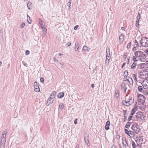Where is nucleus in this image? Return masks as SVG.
<instances>
[{"mask_svg": "<svg viewBox=\"0 0 148 148\" xmlns=\"http://www.w3.org/2000/svg\"><path fill=\"white\" fill-rule=\"evenodd\" d=\"M134 54L138 60L143 62H145L146 60V57L148 56L147 55L144 54V53L141 51H136Z\"/></svg>", "mask_w": 148, "mask_h": 148, "instance_id": "obj_1", "label": "nucleus"}, {"mask_svg": "<svg viewBox=\"0 0 148 148\" xmlns=\"http://www.w3.org/2000/svg\"><path fill=\"white\" fill-rule=\"evenodd\" d=\"M6 132L5 131L2 133L1 140L0 148H5L4 146L6 140Z\"/></svg>", "mask_w": 148, "mask_h": 148, "instance_id": "obj_2", "label": "nucleus"}, {"mask_svg": "<svg viewBox=\"0 0 148 148\" xmlns=\"http://www.w3.org/2000/svg\"><path fill=\"white\" fill-rule=\"evenodd\" d=\"M140 44L142 46L145 47H148V38L146 37L142 38L140 41Z\"/></svg>", "mask_w": 148, "mask_h": 148, "instance_id": "obj_3", "label": "nucleus"}, {"mask_svg": "<svg viewBox=\"0 0 148 148\" xmlns=\"http://www.w3.org/2000/svg\"><path fill=\"white\" fill-rule=\"evenodd\" d=\"M131 129L133 130L136 134H138L140 131V130L139 127V126L136 123L134 124L131 127Z\"/></svg>", "mask_w": 148, "mask_h": 148, "instance_id": "obj_4", "label": "nucleus"}, {"mask_svg": "<svg viewBox=\"0 0 148 148\" xmlns=\"http://www.w3.org/2000/svg\"><path fill=\"white\" fill-rule=\"evenodd\" d=\"M143 88L145 89L148 88V80H144L141 83Z\"/></svg>", "mask_w": 148, "mask_h": 148, "instance_id": "obj_5", "label": "nucleus"}, {"mask_svg": "<svg viewBox=\"0 0 148 148\" xmlns=\"http://www.w3.org/2000/svg\"><path fill=\"white\" fill-rule=\"evenodd\" d=\"M34 90L35 91L37 92H38L40 91V90L39 88V84H38L36 82H34Z\"/></svg>", "mask_w": 148, "mask_h": 148, "instance_id": "obj_6", "label": "nucleus"}, {"mask_svg": "<svg viewBox=\"0 0 148 148\" xmlns=\"http://www.w3.org/2000/svg\"><path fill=\"white\" fill-rule=\"evenodd\" d=\"M124 130L125 133L128 136H130V137H132L131 136H133V135L134 134V132L133 131H129L127 129H125Z\"/></svg>", "mask_w": 148, "mask_h": 148, "instance_id": "obj_7", "label": "nucleus"}, {"mask_svg": "<svg viewBox=\"0 0 148 148\" xmlns=\"http://www.w3.org/2000/svg\"><path fill=\"white\" fill-rule=\"evenodd\" d=\"M122 144L123 145V147L126 148L127 146L128 147V145L127 144L126 139L125 138L124 139L123 138L122 139Z\"/></svg>", "mask_w": 148, "mask_h": 148, "instance_id": "obj_8", "label": "nucleus"}, {"mask_svg": "<svg viewBox=\"0 0 148 148\" xmlns=\"http://www.w3.org/2000/svg\"><path fill=\"white\" fill-rule=\"evenodd\" d=\"M54 99L52 97H50L48 99L47 103H48V104H51L53 102Z\"/></svg>", "mask_w": 148, "mask_h": 148, "instance_id": "obj_9", "label": "nucleus"}, {"mask_svg": "<svg viewBox=\"0 0 148 148\" xmlns=\"http://www.w3.org/2000/svg\"><path fill=\"white\" fill-rule=\"evenodd\" d=\"M110 125V122L109 121H108L106 124L105 127V129L106 130H108L109 129V125Z\"/></svg>", "mask_w": 148, "mask_h": 148, "instance_id": "obj_10", "label": "nucleus"}, {"mask_svg": "<svg viewBox=\"0 0 148 148\" xmlns=\"http://www.w3.org/2000/svg\"><path fill=\"white\" fill-rule=\"evenodd\" d=\"M123 104L125 106H128L130 105L131 104L129 102V101H126L125 100H123L122 101Z\"/></svg>", "mask_w": 148, "mask_h": 148, "instance_id": "obj_11", "label": "nucleus"}, {"mask_svg": "<svg viewBox=\"0 0 148 148\" xmlns=\"http://www.w3.org/2000/svg\"><path fill=\"white\" fill-rule=\"evenodd\" d=\"M138 97L139 98V101H141V100L145 99V97L143 95L140 94H139L138 95Z\"/></svg>", "mask_w": 148, "mask_h": 148, "instance_id": "obj_12", "label": "nucleus"}, {"mask_svg": "<svg viewBox=\"0 0 148 148\" xmlns=\"http://www.w3.org/2000/svg\"><path fill=\"white\" fill-rule=\"evenodd\" d=\"M132 122H128L126 124L125 126V127L127 128H129L131 125V124Z\"/></svg>", "mask_w": 148, "mask_h": 148, "instance_id": "obj_13", "label": "nucleus"}, {"mask_svg": "<svg viewBox=\"0 0 148 148\" xmlns=\"http://www.w3.org/2000/svg\"><path fill=\"white\" fill-rule=\"evenodd\" d=\"M57 96L59 98H62L64 96V93L63 92H60L58 94Z\"/></svg>", "mask_w": 148, "mask_h": 148, "instance_id": "obj_14", "label": "nucleus"}, {"mask_svg": "<svg viewBox=\"0 0 148 148\" xmlns=\"http://www.w3.org/2000/svg\"><path fill=\"white\" fill-rule=\"evenodd\" d=\"M83 51H89L90 50V49L88 47L86 46H84L83 48Z\"/></svg>", "mask_w": 148, "mask_h": 148, "instance_id": "obj_15", "label": "nucleus"}, {"mask_svg": "<svg viewBox=\"0 0 148 148\" xmlns=\"http://www.w3.org/2000/svg\"><path fill=\"white\" fill-rule=\"evenodd\" d=\"M137 110V109H134V108H133L131 110L130 115H133Z\"/></svg>", "mask_w": 148, "mask_h": 148, "instance_id": "obj_16", "label": "nucleus"}, {"mask_svg": "<svg viewBox=\"0 0 148 148\" xmlns=\"http://www.w3.org/2000/svg\"><path fill=\"white\" fill-rule=\"evenodd\" d=\"M138 91L140 92H142L143 88L142 86H139L138 87Z\"/></svg>", "mask_w": 148, "mask_h": 148, "instance_id": "obj_17", "label": "nucleus"}, {"mask_svg": "<svg viewBox=\"0 0 148 148\" xmlns=\"http://www.w3.org/2000/svg\"><path fill=\"white\" fill-rule=\"evenodd\" d=\"M56 94V91H53L50 95V97H52L54 99L55 97Z\"/></svg>", "mask_w": 148, "mask_h": 148, "instance_id": "obj_18", "label": "nucleus"}, {"mask_svg": "<svg viewBox=\"0 0 148 148\" xmlns=\"http://www.w3.org/2000/svg\"><path fill=\"white\" fill-rule=\"evenodd\" d=\"M136 63L135 62H133L131 66V69H135L136 66Z\"/></svg>", "mask_w": 148, "mask_h": 148, "instance_id": "obj_19", "label": "nucleus"}, {"mask_svg": "<svg viewBox=\"0 0 148 148\" xmlns=\"http://www.w3.org/2000/svg\"><path fill=\"white\" fill-rule=\"evenodd\" d=\"M140 69H143V68L145 67V66H146V64L145 63H142L140 64Z\"/></svg>", "mask_w": 148, "mask_h": 148, "instance_id": "obj_20", "label": "nucleus"}, {"mask_svg": "<svg viewBox=\"0 0 148 148\" xmlns=\"http://www.w3.org/2000/svg\"><path fill=\"white\" fill-rule=\"evenodd\" d=\"M79 44L78 43H76L75 44V51H78V49L79 48Z\"/></svg>", "mask_w": 148, "mask_h": 148, "instance_id": "obj_21", "label": "nucleus"}, {"mask_svg": "<svg viewBox=\"0 0 148 148\" xmlns=\"http://www.w3.org/2000/svg\"><path fill=\"white\" fill-rule=\"evenodd\" d=\"M126 84L125 83H123L121 85V88L122 90H124L125 88H127L126 87Z\"/></svg>", "mask_w": 148, "mask_h": 148, "instance_id": "obj_22", "label": "nucleus"}, {"mask_svg": "<svg viewBox=\"0 0 148 148\" xmlns=\"http://www.w3.org/2000/svg\"><path fill=\"white\" fill-rule=\"evenodd\" d=\"M128 82L130 85H133V82L131 78L129 77V79Z\"/></svg>", "mask_w": 148, "mask_h": 148, "instance_id": "obj_23", "label": "nucleus"}, {"mask_svg": "<svg viewBox=\"0 0 148 148\" xmlns=\"http://www.w3.org/2000/svg\"><path fill=\"white\" fill-rule=\"evenodd\" d=\"M32 4L30 2L28 3L27 4V6L28 9L29 10H30L31 8L32 7Z\"/></svg>", "mask_w": 148, "mask_h": 148, "instance_id": "obj_24", "label": "nucleus"}, {"mask_svg": "<svg viewBox=\"0 0 148 148\" xmlns=\"http://www.w3.org/2000/svg\"><path fill=\"white\" fill-rule=\"evenodd\" d=\"M69 1V2H68L67 4V6L69 8V10L71 8L70 6L71 5V0H68Z\"/></svg>", "mask_w": 148, "mask_h": 148, "instance_id": "obj_25", "label": "nucleus"}, {"mask_svg": "<svg viewBox=\"0 0 148 148\" xmlns=\"http://www.w3.org/2000/svg\"><path fill=\"white\" fill-rule=\"evenodd\" d=\"M136 138L138 140L139 142L142 141L143 140V138H142L140 136H139L138 137H137Z\"/></svg>", "mask_w": 148, "mask_h": 148, "instance_id": "obj_26", "label": "nucleus"}, {"mask_svg": "<svg viewBox=\"0 0 148 148\" xmlns=\"http://www.w3.org/2000/svg\"><path fill=\"white\" fill-rule=\"evenodd\" d=\"M145 75L143 73V72H141L140 73V78H143V79L145 78L144 76Z\"/></svg>", "mask_w": 148, "mask_h": 148, "instance_id": "obj_27", "label": "nucleus"}, {"mask_svg": "<svg viewBox=\"0 0 148 148\" xmlns=\"http://www.w3.org/2000/svg\"><path fill=\"white\" fill-rule=\"evenodd\" d=\"M84 140L86 144H88L89 143V140L88 138L85 137L84 138Z\"/></svg>", "mask_w": 148, "mask_h": 148, "instance_id": "obj_28", "label": "nucleus"}, {"mask_svg": "<svg viewBox=\"0 0 148 148\" xmlns=\"http://www.w3.org/2000/svg\"><path fill=\"white\" fill-rule=\"evenodd\" d=\"M129 102L130 103V104L131 105L134 102V99L132 98V97L130 98V100L129 101Z\"/></svg>", "mask_w": 148, "mask_h": 148, "instance_id": "obj_29", "label": "nucleus"}, {"mask_svg": "<svg viewBox=\"0 0 148 148\" xmlns=\"http://www.w3.org/2000/svg\"><path fill=\"white\" fill-rule=\"evenodd\" d=\"M143 113L141 111H139L137 112L136 114L137 115H138V116H141L143 115Z\"/></svg>", "mask_w": 148, "mask_h": 148, "instance_id": "obj_30", "label": "nucleus"}, {"mask_svg": "<svg viewBox=\"0 0 148 148\" xmlns=\"http://www.w3.org/2000/svg\"><path fill=\"white\" fill-rule=\"evenodd\" d=\"M124 36L122 34L120 35L119 37V40H123L124 38Z\"/></svg>", "mask_w": 148, "mask_h": 148, "instance_id": "obj_31", "label": "nucleus"}, {"mask_svg": "<svg viewBox=\"0 0 148 148\" xmlns=\"http://www.w3.org/2000/svg\"><path fill=\"white\" fill-rule=\"evenodd\" d=\"M27 20L29 23H31V21L30 20V17L28 15H27Z\"/></svg>", "mask_w": 148, "mask_h": 148, "instance_id": "obj_32", "label": "nucleus"}, {"mask_svg": "<svg viewBox=\"0 0 148 148\" xmlns=\"http://www.w3.org/2000/svg\"><path fill=\"white\" fill-rule=\"evenodd\" d=\"M133 77L134 78V79L135 81H137V78H136V74H132Z\"/></svg>", "mask_w": 148, "mask_h": 148, "instance_id": "obj_33", "label": "nucleus"}, {"mask_svg": "<svg viewBox=\"0 0 148 148\" xmlns=\"http://www.w3.org/2000/svg\"><path fill=\"white\" fill-rule=\"evenodd\" d=\"M140 15L139 12L138 13V14L136 18L137 19V20H140Z\"/></svg>", "mask_w": 148, "mask_h": 148, "instance_id": "obj_34", "label": "nucleus"}, {"mask_svg": "<svg viewBox=\"0 0 148 148\" xmlns=\"http://www.w3.org/2000/svg\"><path fill=\"white\" fill-rule=\"evenodd\" d=\"M132 145L133 147V148H136V144L134 141H132Z\"/></svg>", "mask_w": 148, "mask_h": 148, "instance_id": "obj_35", "label": "nucleus"}, {"mask_svg": "<svg viewBox=\"0 0 148 148\" xmlns=\"http://www.w3.org/2000/svg\"><path fill=\"white\" fill-rule=\"evenodd\" d=\"M59 107L60 109H62L64 108V106L62 103H60L59 105Z\"/></svg>", "mask_w": 148, "mask_h": 148, "instance_id": "obj_36", "label": "nucleus"}, {"mask_svg": "<svg viewBox=\"0 0 148 148\" xmlns=\"http://www.w3.org/2000/svg\"><path fill=\"white\" fill-rule=\"evenodd\" d=\"M109 61L105 60V65L106 66H108L109 65Z\"/></svg>", "mask_w": 148, "mask_h": 148, "instance_id": "obj_37", "label": "nucleus"}, {"mask_svg": "<svg viewBox=\"0 0 148 148\" xmlns=\"http://www.w3.org/2000/svg\"><path fill=\"white\" fill-rule=\"evenodd\" d=\"M136 59L137 58L135 56H133L132 58V60L134 62H136L138 61V60H137Z\"/></svg>", "mask_w": 148, "mask_h": 148, "instance_id": "obj_38", "label": "nucleus"}, {"mask_svg": "<svg viewBox=\"0 0 148 148\" xmlns=\"http://www.w3.org/2000/svg\"><path fill=\"white\" fill-rule=\"evenodd\" d=\"M132 117L133 116L132 115H131V116H130L127 119L128 121L129 122L130 121L132 120Z\"/></svg>", "mask_w": 148, "mask_h": 148, "instance_id": "obj_39", "label": "nucleus"}, {"mask_svg": "<svg viewBox=\"0 0 148 148\" xmlns=\"http://www.w3.org/2000/svg\"><path fill=\"white\" fill-rule=\"evenodd\" d=\"M115 96L116 98H118L119 97V94L118 92H116Z\"/></svg>", "mask_w": 148, "mask_h": 148, "instance_id": "obj_40", "label": "nucleus"}, {"mask_svg": "<svg viewBox=\"0 0 148 148\" xmlns=\"http://www.w3.org/2000/svg\"><path fill=\"white\" fill-rule=\"evenodd\" d=\"M139 25V21L137 20L136 22V26L137 27H138Z\"/></svg>", "mask_w": 148, "mask_h": 148, "instance_id": "obj_41", "label": "nucleus"}, {"mask_svg": "<svg viewBox=\"0 0 148 148\" xmlns=\"http://www.w3.org/2000/svg\"><path fill=\"white\" fill-rule=\"evenodd\" d=\"M47 29L45 28H44V29H43V34L44 35L45 34L47 33Z\"/></svg>", "mask_w": 148, "mask_h": 148, "instance_id": "obj_42", "label": "nucleus"}, {"mask_svg": "<svg viewBox=\"0 0 148 148\" xmlns=\"http://www.w3.org/2000/svg\"><path fill=\"white\" fill-rule=\"evenodd\" d=\"M145 117L144 116V115H143H143L141 116V117H140V118L142 120H145Z\"/></svg>", "mask_w": 148, "mask_h": 148, "instance_id": "obj_43", "label": "nucleus"}, {"mask_svg": "<svg viewBox=\"0 0 148 148\" xmlns=\"http://www.w3.org/2000/svg\"><path fill=\"white\" fill-rule=\"evenodd\" d=\"M128 72L127 71H125L124 73V75L125 76V77H126L128 75Z\"/></svg>", "mask_w": 148, "mask_h": 148, "instance_id": "obj_44", "label": "nucleus"}, {"mask_svg": "<svg viewBox=\"0 0 148 148\" xmlns=\"http://www.w3.org/2000/svg\"><path fill=\"white\" fill-rule=\"evenodd\" d=\"M142 143H140L139 144H137L136 147H138V148H141V146Z\"/></svg>", "mask_w": 148, "mask_h": 148, "instance_id": "obj_45", "label": "nucleus"}, {"mask_svg": "<svg viewBox=\"0 0 148 148\" xmlns=\"http://www.w3.org/2000/svg\"><path fill=\"white\" fill-rule=\"evenodd\" d=\"M135 45H136V47H138L139 46L138 43V41L136 40H135Z\"/></svg>", "mask_w": 148, "mask_h": 148, "instance_id": "obj_46", "label": "nucleus"}, {"mask_svg": "<svg viewBox=\"0 0 148 148\" xmlns=\"http://www.w3.org/2000/svg\"><path fill=\"white\" fill-rule=\"evenodd\" d=\"M40 82H41L42 83H43V82H44V79L43 77H41L40 78Z\"/></svg>", "mask_w": 148, "mask_h": 148, "instance_id": "obj_47", "label": "nucleus"}, {"mask_svg": "<svg viewBox=\"0 0 148 148\" xmlns=\"http://www.w3.org/2000/svg\"><path fill=\"white\" fill-rule=\"evenodd\" d=\"M131 42H130L128 44V45H127V48L129 49V48H130V46H131Z\"/></svg>", "mask_w": 148, "mask_h": 148, "instance_id": "obj_48", "label": "nucleus"}, {"mask_svg": "<svg viewBox=\"0 0 148 148\" xmlns=\"http://www.w3.org/2000/svg\"><path fill=\"white\" fill-rule=\"evenodd\" d=\"M29 54V51L28 50H26L25 51V54L26 55H28Z\"/></svg>", "mask_w": 148, "mask_h": 148, "instance_id": "obj_49", "label": "nucleus"}, {"mask_svg": "<svg viewBox=\"0 0 148 148\" xmlns=\"http://www.w3.org/2000/svg\"><path fill=\"white\" fill-rule=\"evenodd\" d=\"M130 57H128L127 58V64H128L129 63V59H130Z\"/></svg>", "mask_w": 148, "mask_h": 148, "instance_id": "obj_50", "label": "nucleus"}, {"mask_svg": "<svg viewBox=\"0 0 148 148\" xmlns=\"http://www.w3.org/2000/svg\"><path fill=\"white\" fill-rule=\"evenodd\" d=\"M127 119V117L125 116H124V118H123V122H125L126 121Z\"/></svg>", "mask_w": 148, "mask_h": 148, "instance_id": "obj_51", "label": "nucleus"}, {"mask_svg": "<svg viewBox=\"0 0 148 148\" xmlns=\"http://www.w3.org/2000/svg\"><path fill=\"white\" fill-rule=\"evenodd\" d=\"M25 25V23H23L21 25V28H23L24 27Z\"/></svg>", "mask_w": 148, "mask_h": 148, "instance_id": "obj_52", "label": "nucleus"}, {"mask_svg": "<svg viewBox=\"0 0 148 148\" xmlns=\"http://www.w3.org/2000/svg\"><path fill=\"white\" fill-rule=\"evenodd\" d=\"M123 58L125 59L126 58L127 56H126V53H124L123 56Z\"/></svg>", "mask_w": 148, "mask_h": 148, "instance_id": "obj_53", "label": "nucleus"}, {"mask_svg": "<svg viewBox=\"0 0 148 148\" xmlns=\"http://www.w3.org/2000/svg\"><path fill=\"white\" fill-rule=\"evenodd\" d=\"M22 64H23L25 66H27L26 65V64L25 62L24 61H23L22 62Z\"/></svg>", "mask_w": 148, "mask_h": 148, "instance_id": "obj_54", "label": "nucleus"}, {"mask_svg": "<svg viewBox=\"0 0 148 148\" xmlns=\"http://www.w3.org/2000/svg\"><path fill=\"white\" fill-rule=\"evenodd\" d=\"M79 27V26L78 25H76V26H75L74 28V30H76L77 29V28L78 27Z\"/></svg>", "mask_w": 148, "mask_h": 148, "instance_id": "obj_55", "label": "nucleus"}, {"mask_svg": "<svg viewBox=\"0 0 148 148\" xmlns=\"http://www.w3.org/2000/svg\"><path fill=\"white\" fill-rule=\"evenodd\" d=\"M108 54H107V55H106V56L107 55V56H110V49H108Z\"/></svg>", "mask_w": 148, "mask_h": 148, "instance_id": "obj_56", "label": "nucleus"}, {"mask_svg": "<svg viewBox=\"0 0 148 148\" xmlns=\"http://www.w3.org/2000/svg\"><path fill=\"white\" fill-rule=\"evenodd\" d=\"M143 73L144 74L145 73V78H146V76H145V75H147V76H148V73L147 72H144V73Z\"/></svg>", "mask_w": 148, "mask_h": 148, "instance_id": "obj_57", "label": "nucleus"}, {"mask_svg": "<svg viewBox=\"0 0 148 148\" xmlns=\"http://www.w3.org/2000/svg\"><path fill=\"white\" fill-rule=\"evenodd\" d=\"M137 106L136 105H135L134 106L133 108H134L135 109H137Z\"/></svg>", "mask_w": 148, "mask_h": 148, "instance_id": "obj_58", "label": "nucleus"}, {"mask_svg": "<svg viewBox=\"0 0 148 148\" xmlns=\"http://www.w3.org/2000/svg\"><path fill=\"white\" fill-rule=\"evenodd\" d=\"M136 47H134L132 48V50L133 51L136 50Z\"/></svg>", "mask_w": 148, "mask_h": 148, "instance_id": "obj_59", "label": "nucleus"}, {"mask_svg": "<svg viewBox=\"0 0 148 148\" xmlns=\"http://www.w3.org/2000/svg\"><path fill=\"white\" fill-rule=\"evenodd\" d=\"M77 119H76L74 121V123L75 124H76L77 123Z\"/></svg>", "mask_w": 148, "mask_h": 148, "instance_id": "obj_60", "label": "nucleus"}, {"mask_svg": "<svg viewBox=\"0 0 148 148\" xmlns=\"http://www.w3.org/2000/svg\"><path fill=\"white\" fill-rule=\"evenodd\" d=\"M145 99H142L141 100V101H140V102H141L142 103H144L145 102Z\"/></svg>", "mask_w": 148, "mask_h": 148, "instance_id": "obj_61", "label": "nucleus"}, {"mask_svg": "<svg viewBox=\"0 0 148 148\" xmlns=\"http://www.w3.org/2000/svg\"><path fill=\"white\" fill-rule=\"evenodd\" d=\"M71 45V43L70 42H69L67 43L68 46L69 47Z\"/></svg>", "mask_w": 148, "mask_h": 148, "instance_id": "obj_62", "label": "nucleus"}, {"mask_svg": "<svg viewBox=\"0 0 148 148\" xmlns=\"http://www.w3.org/2000/svg\"><path fill=\"white\" fill-rule=\"evenodd\" d=\"M136 118L137 119H139L140 118V116H138V115H136Z\"/></svg>", "mask_w": 148, "mask_h": 148, "instance_id": "obj_63", "label": "nucleus"}, {"mask_svg": "<svg viewBox=\"0 0 148 148\" xmlns=\"http://www.w3.org/2000/svg\"><path fill=\"white\" fill-rule=\"evenodd\" d=\"M125 62L123 63L121 66V68H123V66L125 65Z\"/></svg>", "mask_w": 148, "mask_h": 148, "instance_id": "obj_64", "label": "nucleus"}]
</instances>
